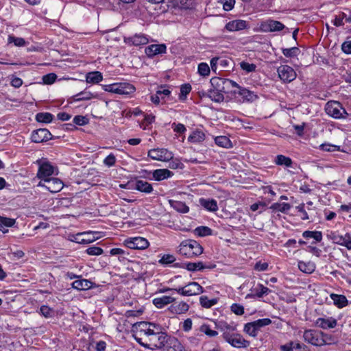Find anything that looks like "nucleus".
I'll return each mask as SVG.
<instances>
[{"label":"nucleus","instance_id":"obj_1","mask_svg":"<svg viewBox=\"0 0 351 351\" xmlns=\"http://www.w3.org/2000/svg\"><path fill=\"white\" fill-rule=\"evenodd\" d=\"M133 337L142 346L154 350L165 346L167 336L160 331V326L146 322H141L132 326Z\"/></svg>","mask_w":351,"mask_h":351},{"label":"nucleus","instance_id":"obj_2","mask_svg":"<svg viewBox=\"0 0 351 351\" xmlns=\"http://www.w3.org/2000/svg\"><path fill=\"white\" fill-rule=\"evenodd\" d=\"M217 328L222 332L223 339L236 348H246L250 346V341L236 332L237 328L227 323H219Z\"/></svg>","mask_w":351,"mask_h":351},{"label":"nucleus","instance_id":"obj_3","mask_svg":"<svg viewBox=\"0 0 351 351\" xmlns=\"http://www.w3.org/2000/svg\"><path fill=\"white\" fill-rule=\"evenodd\" d=\"M178 252L182 256L192 258L202 254L203 247L195 240H185L179 245Z\"/></svg>","mask_w":351,"mask_h":351},{"label":"nucleus","instance_id":"obj_4","mask_svg":"<svg viewBox=\"0 0 351 351\" xmlns=\"http://www.w3.org/2000/svg\"><path fill=\"white\" fill-rule=\"evenodd\" d=\"M326 113L334 119H345L348 113L342 105L336 101H330L325 106Z\"/></svg>","mask_w":351,"mask_h":351},{"label":"nucleus","instance_id":"obj_5","mask_svg":"<svg viewBox=\"0 0 351 351\" xmlns=\"http://www.w3.org/2000/svg\"><path fill=\"white\" fill-rule=\"evenodd\" d=\"M174 291L182 296H193L203 293L204 289L197 282H191L185 286L174 288Z\"/></svg>","mask_w":351,"mask_h":351},{"label":"nucleus","instance_id":"obj_6","mask_svg":"<svg viewBox=\"0 0 351 351\" xmlns=\"http://www.w3.org/2000/svg\"><path fill=\"white\" fill-rule=\"evenodd\" d=\"M210 84L212 88L222 93H226V89L231 87H239V84L231 80L220 78V77H213L210 80Z\"/></svg>","mask_w":351,"mask_h":351},{"label":"nucleus","instance_id":"obj_7","mask_svg":"<svg viewBox=\"0 0 351 351\" xmlns=\"http://www.w3.org/2000/svg\"><path fill=\"white\" fill-rule=\"evenodd\" d=\"M124 245L130 249L145 250L149 245V241L143 237H135L128 238L124 241Z\"/></svg>","mask_w":351,"mask_h":351},{"label":"nucleus","instance_id":"obj_8","mask_svg":"<svg viewBox=\"0 0 351 351\" xmlns=\"http://www.w3.org/2000/svg\"><path fill=\"white\" fill-rule=\"evenodd\" d=\"M329 239L332 243L346 247L348 250H351V236L349 234L344 235L339 234L335 232H332L328 235Z\"/></svg>","mask_w":351,"mask_h":351},{"label":"nucleus","instance_id":"obj_9","mask_svg":"<svg viewBox=\"0 0 351 351\" xmlns=\"http://www.w3.org/2000/svg\"><path fill=\"white\" fill-rule=\"evenodd\" d=\"M278 74L280 79L284 82H291L297 76L294 69L288 65H281L278 68Z\"/></svg>","mask_w":351,"mask_h":351},{"label":"nucleus","instance_id":"obj_10","mask_svg":"<svg viewBox=\"0 0 351 351\" xmlns=\"http://www.w3.org/2000/svg\"><path fill=\"white\" fill-rule=\"evenodd\" d=\"M148 156L153 160L168 161L173 158V154L166 149H153L149 151Z\"/></svg>","mask_w":351,"mask_h":351},{"label":"nucleus","instance_id":"obj_11","mask_svg":"<svg viewBox=\"0 0 351 351\" xmlns=\"http://www.w3.org/2000/svg\"><path fill=\"white\" fill-rule=\"evenodd\" d=\"M304 340L315 346H321V343L322 342L321 331H317L315 330H306L303 334Z\"/></svg>","mask_w":351,"mask_h":351},{"label":"nucleus","instance_id":"obj_12","mask_svg":"<svg viewBox=\"0 0 351 351\" xmlns=\"http://www.w3.org/2000/svg\"><path fill=\"white\" fill-rule=\"evenodd\" d=\"M284 28L285 25L282 23L274 20H267L260 25L261 30L264 32H278Z\"/></svg>","mask_w":351,"mask_h":351},{"label":"nucleus","instance_id":"obj_13","mask_svg":"<svg viewBox=\"0 0 351 351\" xmlns=\"http://www.w3.org/2000/svg\"><path fill=\"white\" fill-rule=\"evenodd\" d=\"M54 167L49 162H39L37 177L40 179H49L53 174Z\"/></svg>","mask_w":351,"mask_h":351},{"label":"nucleus","instance_id":"obj_14","mask_svg":"<svg viewBox=\"0 0 351 351\" xmlns=\"http://www.w3.org/2000/svg\"><path fill=\"white\" fill-rule=\"evenodd\" d=\"M124 43L130 46H140L146 45L149 42L148 38L142 34H135L133 36L124 37Z\"/></svg>","mask_w":351,"mask_h":351},{"label":"nucleus","instance_id":"obj_15","mask_svg":"<svg viewBox=\"0 0 351 351\" xmlns=\"http://www.w3.org/2000/svg\"><path fill=\"white\" fill-rule=\"evenodd\" d=\"M51 133L45 128L38 129L33 131L31 135V139L34 143H42L51 139Z\"/></svg>","mask_w":351,"mask_h":351},{"label":"nucleus","instance_id":"obj_16","mask_svg":"<svg viewBox=\"0 0 351 351\" xmlns=\"http://www.w3.org/2000/svg\"><path fill=\"white\" fill-rule=\"evenodd\" d=\"M280 351H308L307 347L298 341H290L280 346Z\"/></svg>","mask_w":351,"mask_h":351},{"label":"nucleus","instance_id":"obj_17","mask_svg":"<svg viewBox=\"0 0 351 351\" xmlns=\"http://www.w3.org/2000/svg\"><path fill=\"white\" fill-rule=\"evenodd\" d=\"M315 324L318 327L326 330L335 328L337 321L332 317H320L316 320Z\"/></svg>","mask_w":351,"mask_h":351},{"label":"nucleus","instance_id":"obj_18","mask_svg":"<svg viewBox=\"0 0 351 351\" xmlns=\"http://www.w3.org/2000/svg\"><path fill=\"white\" fill-rule=\"evenodd\" d=\"M46 189L51 193H58L63 188V182L57 178H51L46 180Z\"/></svg>","mask_w":351,"mask_h":351},{"label":"nucleus","instance_id":"obj_19","mask_svg":"<svg viewBox=\"0 0 351 351\" xmlns=\"http://www.w3.org/2000/svg\"><path fill=\"white\" fill-rule=\"evenodd\" d=\"M167 47L164 44L160 45H151L147 47L145 52L148 57H153L158 54L165 53Z\"/></svg>","mask_w":351,"mask_h":351},{"label":"nucleus","instance_id":"obj_20","mask_svg":"<svg viewBox=\"0 0 351 351\" xmlns=\"http://www.w3.org/2000/svg\"><path fill=\"white\" fill-rule=\"evenodd\" d=\"M96 232H86L79 233L76 235V242L78 243L88 244L96 241L98 237H95Z\"/></svg>","mask_w":351,"mask_h":351},{"label":"nucleus","instance_id":"obj_21","mask_svg":"<svg viewBox=\"0 0 351 351\" xmlns=\"http://www.w3.org/2000/svg\"><path fill=\"white\" fill-rule=\"evenodd\" d=\"M247 27V22L244 20H233L226 25V29L229 32L240 31Z\"/></svg>","mask_w":351,"mask_h":351},{"label":"nucleus","instance_id":"obj_22","mask_svg":"<svg viewBox=\"0 0 351 351\" xmlns=\"http://www.w3.org/2000/svg\"><path fill=\"white\" fill-rule=\"evenodd\" d=\"M237 88L239 90L237 92L234 91V93L239 95L241 97L243 101H253L257 99V95L254 92L250 91L245 88H242L239 85V87Z\"/></svg>","mask_w":351,"mask_h":351},{"label":"nucleus","instance_id":"obj_23","mask_svg":"<svg viewBox=\"0 0 351 351\" xmlns=\"http://www.w3.org/2000/svg\"><path fill=\"white\" fill-rule=\"evenodd\" d=\"M176 298L168 296V295H162L161 297L155 298L153 299L152 302L154 305L158 308H162L165 306L174 302Z\"/></svg>","mask_w":351,"mask_h":351},{"label":"nucleus","instance_id":"obj_24","mask_svg":"<svg viewBox=\"0 0 351 351\" xmlns=\"http://www.w3.org/2000/svg\"><path fill=\"white\" fill-rule=\"evenodd\" d=\"M199 203L208 211L215 212L218 210L217 202L214 199H206L202 197L199 199Z\"/></svg>","mask_w":351,"mask_h":351},{"label":"nucleus","instance_id":"obj_25","mask_svg":"<svg viewBox=\"0 0 351 351\" xmlns=\"http://www.w3.org/2000/svg\"><path fill=\"white\" fill-rule=\"evenodd\" d=\"M189 309V305L185 302H180L176 304H171L169 310L174 314H183Z\"/></svg>","mask_w":351,"mask_h":351},{"label":"nucleus","instance_id":"obj_26","mask_svg":"<svg viewBox=\"0 0 351 351\" xmlns=\"http://www.w3.org/2000/svg\"><path fill=\"white\" fill-rule=\"evenodd\" d=\"M173 175V172L167 169H156L152 172L153 178L156 181H161Z\"/></svg>","mask_w":351,"mask_h":351},{"label":"nucleus","instance_id":"obj_27","mask_svg":"<svg viewBox=\"0 0 351 351\" xmlns=\"http://www.w3.org/2000/svg\"><path fill=\"white\" fill-rule=\"evenodd\" d=\"M331 300L333 301L334 304L338 308H343L348 305L349 302L346 297L343 295H339L331 293L330 295Z\"/></svg>","mask_w":351,"mask_h":351},{"label":"nucleus","instance_id":"obj_28","mask_svg":"<svg viewBox=\"0 0 351 351\" xmlns=\"http://www.w3.org/2000/svg\"><path fill=\"white\" fill-rule=\"evenodd\" d=\"M93 283L86 279H79L72 283V287L77 290H87L93 287Z\"/></svg>","mask_w":351,"mask_h":351},{"label":"nucleus","instance_id":"obj_29","mask_svg":"<svg viewBox=\"0 0 351 351\" xmlns=\"http://www.w3.org/2000/svg\"><path fill=\"white\" fill-rule=\"evenodd\" d=\"M118 94L119 95H131L135 91V87L126 82L118 83Z\"/></svg>","mask_w":351,"mask_h":351},{"label":"nucleus","instance_id":"obj_30","mask_svg":"<svg viewBox=\"0 0 351 351\" xmlns=\"http://www.w3.org/2000/svg\"><path fill=\"white\" fill-rule=\"evenodd\" d=\"M299 269L305 274H312L315 268V264L311 261H299L298 264Z\"/></svg>","mask_w":351,"mask_h":351},{"label":"nucleus","instance_id":"obj_31","mask_svg":"<svg viewBox=\"0 0 351 351\" xmlns=\"http://www.w3.org/2000/svg\"><path fill=\"white\" fill-rule=\"evenodd\" d=\"M134 189L145 193H150L153 191V187L151 184L141 180L136 182Z\"/></svg>","mask_w":351,"mask_h":351},{"label":"nucleus","instance_id":"obj_32","mask_svg":"<svg viewBox=\"0 0 351 351\" xmlns=\"http://www.w3.org/2000/svg\"><path fill=\"white\" fill-rule=\"evenodd\" d=\"M103 80L101 73L99 71L88 72L86 75V81L89 84H98Z\"/></svg>","mask_w":351,"mask_h":351},{"label":"nucleus","instance_id":"obj_33","mask_svg":"<svg viewBox=\"0 0 351 351\" xmlns=\"http://www.w3.org/2000/svg\"><path fill=\"white\" fill-rule=\"evenodd\" d=\"M170 206L179 213H187L189 211V208L186 204L181 201L169 200Z\"/></svg>","mask_w":351,"mask_h":351},{"label":"nucleus","instance_id":"obj_34","mask_svg":"<svg viewBox=\"0 0 351 351\" xmlns=\"http://www.w3.org/2000/svg\"><path fill=\"white\" fill-rule=\"evenodd\" d=\"M215 265H204L202 262L188 263L186 264V269L190 271H201L205 268H214Z\"/></svg>","mask_w":351,"mask_h":351},{"label":"nucleus","instance_id":"obj_35","mask_svg":"<svg viewBox=\"0 0 351 351\" xmlns=\"http://www.w3.org/2000/svg\"><path fill=\"white\" fill-rule=\"evenodd\" d=\"M205 139V134L201 130L194 131L189 137L188 141L193 143H199Z\"/></svg>","mask_w":351,"mask_h":351},{"label":"nucleus","instance_id":"obj_36","mask_svg":"<svg viewBox=\"0 0 351 351\" xmlns=\"http://www.w3.org/2000/svg\"><path fill=\"white\" fill-rule=\"evenodd\" d=\"M223 93L221 91H218L214 90L213 88L210 89L207 93L208 97H209L212 101L217 103H220L223 101L224 96Z\"/></svg>","mask_w":351,"mask_h":351},{"label":"nucleus","instance_id":"obj_37","mask_svg":"<svg viewBox=\"0 0 351 351\" xmlns=\"http://www.w3.org/2000/svg\"><path fill=\"white\" fill-rule=\"evenodd\" d=\"M322 343L321 346L324 345H332L337 343L338 340L336 337L332 335L324 333L321 332Z\"/></svg>","mask_w":351,"mask_h":351},{"label":"nucleus","instance_id":"obj_38","mask_svg":"<svg viewBox=\"0 0 351 351\" xmlns=\"http://www.w3.org/2000/svg\"><path fill=\"white\" fill-rule=\"evenodd\" d=\"M303 237L306 239H314L317 242L322 240V233L319 231H304L302 234Z\"/></svg>","mask_w":351,"mask_h":351},{"label":"nucleus","instance_id":"obj_39","mask_svg":"<svg viewBox=\"0 0 351 351\" xmlns=\"http://www.w3.org/2000/svg\"><path fill=\"white\" fill-rule=\"evenodd\" d=\"M96 95L88 92V91H82L80 93L77 94L74 96L75 101H86L90 100L92 98H95Z\"/></svg>","mask_w":351,"mask_h":351},{"label":"nucleus","instance_id":"obj_40","mask_svg":"<svg viewBox=\"0 0 351 351\" xmlns=\"http://www.w3.org/2000/svg\"><path fill=\"white\" fill-rule=\"evenodd\" d=\"M275 163L278 165H284L289 167L292 165V160L284 155H278L275 158Z\"/></svg>","mask_w":351,"mask_h":351},{"label":"nucleus","instance_id":"obj_41","mask_svg":"<svg viewBox=\"0 0 351 351\" xmlns=\"http://www.w3.org/2000/svg\"><path fill=\"white\" fill-rule=\"evenodd\" d=\"M36 119L38 122L48 123L53 120V115L49 112H40L36 114Z\"/></svg>","mask_w":351,"mask_h":351},{"label":"nucleus","instance_id":"obj_42","mask_svg":"<svg viewBox=\"0 0 351 351\" xmlns=\"http://www.w3.org/2000/svg\"><path fill=\"white\" fill-rule=\"evenodd\" d=\"M199 302L202 306L209 308L217 303V300L215 298L210 300L207 296H201Z\"/></svg>","mask_w":351,"mask_h":351},{"label":"nucleus","instance_id":"obj_43","mask_svg":"<svg viewBox=\"0 0 351 351\" xmlns=\"http://www.w3.org/2000/svg\"><path fill=\"white\" fill-rule=\"evenodd\" d=\"M253 291L256 296L262 298L263 296L267 295L270 292V290L263 285L258 284L255 288H254Z\"/></svg>","mask_w":351,"mask_h":351},{"label":"nucleus","instance_id":"obj_44","mask_svg":"<svg viewBox=\"0 0 351 351\" xmlns=\"http://www.w3.org/2000/svg\"><path fill=\"white\" fill-rule=\"evenodd\" d=\"M271 209L276 211L285 213L291 208V205L288 203H274L271 207Z\"/></svg>","mask_w":351,"mask_h":351},{"label":"nucleus","instance_id":"obj_45","mask_svg":"<svg viewBox=\"0 0 351 351\" xmlns=\"http://www.w3.org/2000/svg\"><path fill=\"white\" fill-rule=\"evenodd\" d=\"M243 330L245 332L253 337H256L258 332L253 322L247 323L245 324Z\"/></svg>","mask_w":351,"mask_h":351},{"label":"nucleus","instance_id":"obj_46","mask_svg":"<svg viewBox=\"0 0 351 351\" xmlns=\"http://www.w3.org/2000/svg\"><path fill=\"white\" fill-rule=\"evenodd\" d=\"M8 43L9 44L14 43L16 47H23L26 45V42L23 38L15 37L13 35L8 36Z\"/></svg>","mask_w":351,"mask_h":351},{"label":"nucleus","instance_id":"obj_47","mask_svg":"<svg viewBox=\"0 0 351 351\" xmlns=\"http://www.w3.org/2000/svg\"><path fill=\"white\" fill-rule=\"evenodd\" d=\"M199 331L204 333L210 337H215L218 335V332L213 330L208 324H203L199 328Z\"/></svg>","mask_w":351,"mask_h":351},{"label":"nucleus","instance_id":"obj_48","mask_svg":"<svg viewBox=\"0 0 351 351\" xmlns=\"http://www.w3.org/2000/svg\"><path fill=\"white\" fill-rule=\"evenodd\" d=\"M197 71L201 76L207 77L210 73V69L207 63L202 62L198 64Z\"/></svg>","mask_w":351,"mask_h":351},{"label":"nucleus","instance_id":"obj_49","mask_svg":"<svg viewBox=\"0 0 351 351\" xmlns=\"http://www.w3.org/2000/svg\"><path fill=\"white\" fill-rule=\"evenodd\" d=\"M215 143L222 147H229L231 145L230 139L225 136H217L215 139Z\"/></svg>","mask_w":351,"mask_h":351},{"label":"nucleus","instance_id":"obj_50","mask_svg":"<svg viewBox=\"0 0 351 351\" xmlns=\"http://www.w3.org/2000/svg\"><path fill=\"white\" fill-rule=\"evenodd\" d=\"M195 234L199 237H205L208 235H210L212 233V230L210 228L207 226H199L195 229L194 230Z\"/></svg>","mask_w":351,"mask_h":351},{"label":"nucleus","instance_id":"obj_51","mask_svg":"<svg viewBox=\"0 0 351 351\" xmlns=\"http://www.w3.org/2000/svg\"><path fill=\"white\" fill-rule=\"evenodd\" d=\"M16 220L12 218L3 217L0 215V228L12 227L14 225Z\"/></svg>","mask_w":351,"mask_h":351},{"label":"nucleus","instance_id":"obj_52","mask_svg":"<svg viewBox=\"0 0 351 351\" xmlns=\"http://www.w3.org/2000/svg\"><path fill=\"white\" fill-rule=\"evenodd\" d=\"M252 322L257 330H259L262 327L269 325L271 323V320L269 318H263Z\"/></svg>","mask_w":351,"mask_h":351},{"label":"nucleus","instance_id":"obj_53","mask_svg":"<svg viewBox=\"0 0 351 351\" xmlns=\"http://www.w3.org/2000/svg\"><path fill=\"white\" fill-rule=\"evenodd\" d=\"M86 253L90 256H99L103 254L104 250L101 247L96 246H91L86 249Z\"/></svg>","mask_w":351,"mask_h":351},{"label":"nucleus","instance_id":"obj_54","mask_svg":"<svg viewBox=\"0 0 351 351\" xmlns=\"http://www.w3.org/2000/svg\"><path fill=\"white\" fill-rule=\"evenodd\" d=\"M240 66L243 71H245L247 73L253 72L256 69V64H250L247 62H241L240 63Z\"/></svg>","mask_w":351,"mask_h":351},{"label":"nucleus","instance_id":"obj_55","mask_svg":"<svg viewBox=\"0 0 351 351\" xmlns=\"http://www.w3.org/2000/svg\"><path fill=\"white\" fill-rule=\"evenodd\" d=\"M176 258L172 254H164L160 259L159 263L164 265H168L173 263Z\"/></svg>","mask_w":351,"mask_h":351},{"label":"nucleus","instance_id":"obj_56","mask_svg":"<svg viewBox=\"0 0 351 351\" xmlns=\"http://www.w3.org/2000/svg\"><path fill=\"white\" fill-rule=\"evenodd\" d=\"M191 87L189 84L182 85L180 88V99L181 100L185 99L186 95L190 93Z\"/></svg>","mask_w":351,"mask_h":351},{"label":"nucleus","instance_id":"obj_57","mask_svg":"<svg viewBox=\"0 0 351 351\" xmlns=\"http://www.w3.org/2000/svg\"><path fill=\"white\" fill-rule=\"evenodd\" d=\"M191 0H170L173 6L178 7L180 8H188V3Z\"/></svg>","mask_w":351,"mask_h":351},{"label":"nucleus","instance_id":"obj_58","mask_svg":"<svg viewBox=\"0 0 351 351\" xmlns=\"http://www.w3.org/2000/svg\"><path fill=\"white\" fill-rule=\"evenodd\" d=\"M40 313L45 317H51L53 315V311L52 308H49L47 306H42L40 308Z\"/></svg>","mask_w":351,"mask_h":351},{"label":"nucleus","instance_id":"obj_59","mask_svg":"<svg viewBox=\"0 0 351 351\" xmlns=\"http://www.w3.org/2000/svg\"><path fill=\"white\" fill-rule=\"evenodd\" d=\"M299 51V49L297 47H291L289 49H284L282 53L286 57H293L295 56Z\"/></svg>","mask_w":351,"mask_h":351},{"label":"nucleus","instance_id":"obj_60","mask_svg":"<svg viewBox=\"0 0 351 351\" xmlns=\"http://www.w3.org/2000/svg\"><path fill=\"white\" fill-rule=\"evenodd\" d=\"M102 87L105 91L118 94V83L108 85H102Z\"/></svg>","mask_w":351,"mask_h":351},{"label":"nucleus","instance_id":"obj_61","mask_svg":"<svg viewBox=\"0 0 351 351\" xmlns=\"http://www.w3.org/2000/svg\"><path fill=\"white\" fill-rule=\"evenodd\" d=\"M165 351H185L183 346L178 341H175L172 346L167 347Z\"/></svg>","mask_w":351,"mask_h":351},{"label":"nucleus","instance_id":"obj_62","mask_svg":"<svg viewBox=\"0 0 351 351\" xmlns=\"http://www.w3.org/2000/svg\"><path fill=\"white\" fill-rule=\"evenodd\" d=\"M231 311L237 315H241L244 313V308L242 305L239 304H232Z\"/></svg>","mask_w":351,"mask_h":351},{"label":"nucleus","instance_id":"obj_63","mask_svg":"<svg viewBox=\"0 0 351 351\" xmlns=\"http://www.w3.org/2000/svg\"><path fill=\"white\" fill-rule=\"evenodd\" d=\"M57 78V76L54 73H49L43 77V81L45 84H53Z\"/></svg>","mask_w":351,"mask_h":351},{"label":"nucleus","instance_id":"obj_64","mask_svg":"<svg viewBox=\"0 0 351 351\" xmlns=\"http://www.w3.org/2000/svg\"><path fill=\"white\" fill-rule=\"evenodd\" d=\"M320 148H321L322 150L326 151V152H335V151H337V150H339V146H337V145H335L328 144V143L322 144L320 145Z\"/></svg>","mask_w":351,"mask_h":351}]
</instances>
